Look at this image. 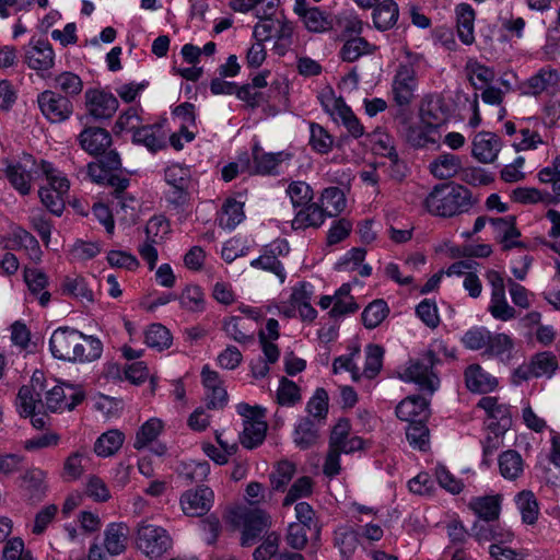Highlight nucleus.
<instances>
[{"mask_svg":"<svg viewBox=\"0 0 560 560\" xmlns=\"http://www.w3.org/2000/svg\"><path fill=\"white\" fill-rule=\"evenodd\" d=\"M49 348L56 359L69 362H92L103 353V343L98 338L69 327H59L52 332Z\"/></svg>","mask_w":560,"mask_h":560,"instance_id":"1","label":"nucleus"},{"mask_svg":"<svg viewBox=\"0 0 560 560\" xmlns=\"http://www.w3.org/2000/svg\"><path fill=\"white\" fill-rule=\"evenodd\" d=\"M477 201L467 187L443 183L432 188L424 199V207L432 215L452 218L468 212Z\"/></svg>","mask_w":560,"mask_h":560,"instance_id":"2","label":"nucleus"},{"mask_svg":"<svg viewBox=\"0 0 560 560\" xmlns=\"http://www.w3.org/2000/svg\"><path fill=\"white\" fill-rule=\"evenodd\" d=\"M236 409L238 415L244 418L241 443L249 450L257 447L266 438V409L259 406L253 407L245 402L238 404Z\"/></svg>","mask_w":560,"mask_h":560,"instance_id":"3","label":"nucleus"},{"mask_svg":"<svg viewBox=\"0 0 560 560\" xmlns=\"http://www.w3.org/2000/svg\"><path fill=\"white\" fill-rule=\"evenodd\" d=\"M233 522L243 526L241 545L253 546L271 526V517L260 509H238L233 512Z\"/></svg>","mask_w":560,"mask_h":560,"instance_id":"4","label":"nucleus"},{"mask_svg":"<svg viewBox=\"0 0 560 560\" xmlns=\"http://www.w3.org/2000/svg\"><path fill=\"white\" fill-rule=\"evenodd\" d=\"M137 546L150 558H159L172 546V539L167 532L148 521L139 523L137 528Z\"/></svg>","mask_w":560,"mask_h":560,"instance_id":"5","label":"nucleus"},{"mask_svg":"<svg viewBox=\"0 0 560 560\" xmlns=\"http://www.w3.org/2000/svg\"><path fill=\"white\" fill-rule=\"evenodd\" d=\"M440 362L433 351H427L416 361H412L410 365L401 374V380L406 382H413L420 386L421 389L433 393L439 384L440 380L433 372L435 363Z\"/></svg>","mask_w":560,"mask_h":560,"instance_id":"6","label":"nucleus"},{"mask_svg":"<svg viewBox=\"0 0 560 560\" xmlns=\"http://www.w3.org/2000/svg\"><path fill=\"white\" fill-rule=\"evenodd\" d=\"M418 58L408 56L407 62L399 63L392 83L394 101L399 106L409 105L415 98V91L418 86L417 70L415 61Z\"/></svg>","mask_w":560,"mask_h":560,"instance_id":"7","label":"nucleus"},{"mask_svg":"<svg viewBox=\"0 0 560 560\" xmlns=\"http://www.w3.org/2000/svg\"><path fill=\"white\" fill-rule=\"evenodd\" d=\"M294 13L303 26L311 33H326L334 28L335 19L330 12L311 4L307 0H295Z\"/></svg>","mask_w":560,"mask_h":560,"instance_id":"8","label":"nucleus"},{"mask_svg":"<svg viewBox=\"0 0 560 560\" xmlns=\"http://www.w3.org/2000/svg\"><path fill=\"white\" fill-rule=\"evenodd\" d=\"M37 103L42 114L51 122H62L73 113L72 101L56 91L46 90L39 93Z\"/></svg>","mask_w":560,"mask_h":560,"instance_id":"9","label":"nucleus"},{"mask_svg":"<svg viewBox=\"0 0 560 560\" xmlns=\"http://www.w3.org/2000/svg\"><path fill=\"white\" fill-rule=\"evenodd\" d=\"M84 399V393L70 384L60 383L46 392V407L51 412L73 410Z\"/></svg>","mask_w":560,"mask_h":560,"instance_id":"10","label":"nucleus"},{"mask_svg":"<svg viewBox=\"0 0 560 560\" xmlns=\"http://www.w3.org/2000/svg\"><path fill=\"white\" fill-rule=\"evenodd\" d=\"M322 104L332 119L340 121L352 137L363 136L364 127L341 97L330 96L323 100Z\"/></svg>","mask_w":560,"mask_h":560,"instance_id":"11","label":"nucleus"},{"mask_svg":"<svg viewBox=\"0 0 560 560\" xmlns=\"http://www.w3.org/2000/svg\"><path fill=\"white\" fill-rule=\"evenodd\" d=\"M84 97L89 115L96 120L109 119L118 109L117 98L104 90L90 89Z\"/></svg>","mask_w":560,"mask_h":560,"instance_id":"12","label":"nucleus"},{"mask_svg":"<svg viewBox=\"0 0 560 560\" xmlns=\"http://www.w3.org/2000/svg\"><path fill=\"white\" fill-rule=\"evenodd\" d=\"M214 493L208 487L187 490L180 498V505L186 515L202 516L213 504Z\"/></svg>","mask_w":560,"mask_h":560,"instance_id":"13","label":"nucleus"},{"mask_svg":"<svg viewBox=\"0 0 560 560\" xmlns=\"http://www.w3.org/2000/svg\"><path fill=\"white\" fill-rule=\"evenodd\" d=\"M24 59L31 69L44 72L54 67L55 52L48 40L38 39L30 43L25 50Z\"/></svg>","mask_w":560,"mask_h":560,"instance_id":"14","label":"nucleus"},{"mask_svg":"<svg viewBox=\"0 0 560 560\" xmlns=\"http://www.w3.org/2000/svg\"><path fill=\"white\" fill-rule=\"evenodd\" d=\"M82 150L91 155H98L106 152L112 144L110 133L101 127H85L78 136Z\"/></svg>","mask_w":560,"mask_h":560,"instance_id":"15","label":"nucleus"},{"mask_svg":"<svg viewBox=\"0 0 560 560\" xmlns=\"http://www.w3.org/2000/svg\"><path fill=\"white\" fill-rule=\"evenodd\" d=\"M501 150L500 138L492 132L482 131L472 140V156L480 163L488 164L495 161Z\"/></svg>","mask_w":560,"mask_h":560,"instance_id":"16","label":"nucleus"},{"mask_svg":"<svg viewBox=\"0 0 560 560\" xmlns=\"http://www.w3.org/2000/svg\"><path fill=\"white\" fill-rule=\"evenodd\" d=\"M350 422L348 419H339L334 425L330 438V448L342 451L346 454L359 451L363 446V441L360 436H350Z\"/></svg>","mask_w":560,"mask_h":560,"instance_id":"17","label":"nucleus"},{"mask_svg":"<svg viewBox=\"0 0 560 560\" xmlns=\"http://www.w3.org/2000/svg\"><path fill=\"white\" fill-rule=\"evenodd\" d=\"M479 408L483 409L488 417L495 422H490V429H498L500 432H505L511 425V411L508 405L499 404L497 397L486 396L482 397L478 405Z\"/></svg>","mask_w":560,"mask_h":560,"instance_id":"18","label":"nucleus"},{"mask_svg":"<svg viewBox=\"0 0 560 560\" xmlns=\"http://www.w3.org/2000/svg\"><path fill=\"white\" fill-rule=\"evenodd\" d=\"M396 415L409 423L425 421L430 415L429 401L420 396L407 397L397 405Z\"/></svg>","mask_w":560,"mask_h":560,"instance_id":"19","label":"nucleus"},{"mask_svg":"<svg viewBox=\"0 0 560 560\" xmlns=\"http://www.w3.org/2000/svg\"><path fill=\"white\" fill-rule=\"evenodd\" d=\"M290 159V154L285 152L266 153L256 143L253 147L254 165H250L249 174L270 175L275 174L279 164Z\"/></svg>","mask_w":560,"mask_h":560,"instance_id":"20","label":"nucleus"},{"mask_svg":"<svg viewBox=\"0 0 560 560\" xmlns=\"http://www.w3.org/2000/svg\"><path fill=\"white\" fill-rule=\"evenodd\" d=\"M323 425L311 417H301L293 431L294 444L301 450L311 448L319 440V430Z\"/></svg>","mask_w":560,"mask_h":560,"instance_id":"21","label":"nucleus"},{"mask_svg":"<svg viewBox=\"0 0 560 560\" xmlns=\"http://www.w3.org/2000/svg\"><path fill=\"white\" fill-rule=\"evenodd\" d=\"M462 168V159L453 153H442L429 165L430 173L438 179L453 178Z\"/></svg>","mask_w":560,"mask_h":560,"instance_id":"22","label":"nucleus"},{"mask_svg":"<svg viewBox=\"0 0 560 560\" xmlns=\"http://www.w3.org/2000/svg\"><path fill=\"white\" fill-rule=\"evenodd\" d=\"M466 386L476 393H488L498 386V380L480 365H469L465 371Z\"/></svg>","mask_w":560,"mask_h":560,"instance_id":"23","label":"nucleus"},{"mask_svg":"<svg viewBox=\"0 0 560 560\" xmlns=\"http://www.w3.org/2000/svg\"><path fill=\"white\" fill-rule=\"evenodd\" d=\"M129 527L124 523H110L104 532V546L112 556L125 551L128 542Z\"/></svg>","mask_w":560,"mask_h":560,"instance_id":"24","label":"nucleus"},{"mask_svg":"<svg viewBox=\"0 0 560 560\" xmlns=\"http://www.w3.org/2000/svg\"><path fill=\"white\" fill-rule=\"evenodd\" d=\"M457 34L465 45L475 42V11L468 3H460L456 7Z\"/></svg>","mask_w":560,"mask_h":560,"instance_id":"25","label":"nucleus"},{"mask_svg":"<svg viewBox=\"0 0 560 560\" xmlns=\"http://www.w3.org/2000/svg\"><path fill=\"white\" fill-rule=\"evenodd\" d=\"M468 506L480 518L478 522L495 521L500 515L501 500L499 495L472 498Z\"/></svg>","mask_w":560,"mask_h":560,"instance_id":"26","label":"nucleus"},{"mask_svg":"<svg viewBox=\"0 0 560 560\" xmlns=\"http://www.w3.org/2000/svg\"><path fill=\"white\" fill-rule=\"evenodd\" d=\"M46 474L38 468H32L25 471L21 477V487L28 495L30 500L40 501L46 492Z\"/></svg>","mask_w":560,"mask_h":560,"instance_id":"27","label":"nucleus"},{"mask_svg":"<svg viewBox=\"0 0 560 560\" xmlns=\"http://www.w3.org/2000/svg\"><path fill=\"white\" fill-rule=\"evenodd\" d=\"M132 141L144 145L149 151L156 152L165 148L162 130L156 125L141 126L132 135Z\"/></svg>","mask_w":560,"mask_h":560,"instance_id":"28","label":"nucleus"},{"mask_svg":"<svg viewBox=\"0 0 560 560\" xmlns=\"http://www.w3.org/2000/svg\"><path fill=\"white\" fill-rule=\"evenodd\" d=\"M559 83V74L557 71L542 68L536 74L530 77L526 84V93L530 95H539L555 88Z\"/></svg>","mask_w":560,"mask_h":560,"instance_id":"29","label":"nucleus"},{"mask_svg":"<svg viewBox=\"0 0 560 560\" xmlns=\"http://www.w3.org/2000/svg\"><path fill=\"white\" fill-rule=\"evenodd\" d=\"M498 462L501 476L508 480H516L524 472V460L515 450L503 452Z\"/></svg>","mask_w":560,"mask_h":560,"instance_id":"30","label":"nucleus"},{"mask_svg":"<svg viewBox=\"0 0 560 560\" xmlns=\"http://www.w3.org/2000/svg\"><path fill=\"white\" fill-rule=\"evenodd\" d=\"M327 214L320 206L308 202L296 213L292 226L294 229L318 228L324 223Z\"/></svg>","mask_w":560,"mask_h":560,"instance_id":"31","label":"nucleus"},{"mask_svg":"<svg viewBox=\"0 0 560 560\" xmlns=\"http://www.w3.org/2000/svg\"><path fill=\"white\" fill-rule=\"evenodd\" d=\"M24 280L34 295H38L42 306H46L50 301V293L45 291L48 284V278L45 272L35 268H26L24 270Z\"/></svg>","mask_w":560,"mask_h":560,"instance_id":"32","label":"nucleus"},{"mask_svg":"<svg viewBox=\"0 0 560 560\" xmlns=\"http://www.w3.org/2000/svg\"><path fill=\"white\" fill-rule=\"evenodd\" d=\"M334 541L340 555L349 559L359 546V532L348 525L340 526L335 530Z\"/></svg>","mask_w":560,"mask_h":560,"instance_id":"33","label":"nucleus"},{"mask_svg":"<svg viewBox=\"0 0 560 560\" xmlns=\"http://www.w3.org/2000/svg\"><path fill=\"white\" fill-rule=\"evenodd\" d=\"M399 15L398 5L393 0H384L373 11V22L377 30H390Z\"/></svg>","mask_w":560,"mask_h":560,"instance_id":"34","label":"nucleus"},{"mask_svg":"<svg viewBox=\"0 0 560 560\" xmlns=\"http://www.w3.org/2000/svg\"><path fill=\"white\" fill-rule=\"evenodd\" d=\"M376 50V46L369 43L365 38L353 36L346 40L340 49V58L347 62H353L361 56L371 55Z\"/></svg>","mask_w":560,"mask_h":560,"instance_id":"35","label":"nucleus"},{"mask_svg":"<svg viewBox=\"0 0 560 560\" xmlns=\"http://www.w3.org/2000/svg\"><path fill=\"white\" fill-rule=\"evenodd\" d=\"M491 522L492 521L475 522L471 530L478 541L494 540L501 544L512 539V534L509 530H504Z\"/></svg>","mask_w":560,"mask_h":560,"instance_id":"36","label":"nucleus"},{"mask_svg":"<svg viewBox=\"0 0 560 560\" xmlns=\"http://www.w3.org/2000/svg\"><path fill=\"white\" fill-rule=\"evenodd\" d=\"M165 180L174 187L176 199H183L190 183V171L179 164H173L165 170Z\"/></svg>","mask_w":560,"mask_h":560,"instance_id":"37","label":"nucleus"},{"mask_svg":"<svg viewBox=\"0 0 560 560\" xmlns=\"http://www.w3.org/2000/svg\"><path fill=\"white\" fill-rule=\"evenodd\" d=\"M124 440L125 435L119 430H108L96 440L94 452L97 456H112L121 447Z\"/></svg>","mask_w":560,"mask_h":560,"instance_id":"38","label":"nucleus"},{"mask_svg":"<svg viewBox=\"0 0 560 560\" xmlns=\"http://www.w3.org/2000/svg\"><path fill=\"white\" fill-rule=\"evenodd\" d=\"M245 218L243 203L235 199H228L222 206L218 218L219 225L223 229L233 230Z\"/></svg>","mask_w":560,"mask_h":560,"instance_id":"39","label":"nucleus"},{"mask_svg":"<svg viewBox=\"0 0 560 560\" xmlns=\"http://www.w3.org/2000/svg\"><path fill=\"white\" fill-rule=\"evenodd\" d=\"M466 73L475 90L483 89L494 80V70L476 60H469L466 65Z\"/></svg>","mask_w":560,"mask_h":560,"instance_id":"40","label":"nucleus"},{"mask_svg":"<svg viewBox=\"0 0 560 560\" xmlns=\"http://www.w3.org/2000/svg\"><path fill=\"white\" fill-rule=\"evenodd\" d=\"M320 203L323 211L331 218L338 215L345 209L346 198L340 188L328 187L322 192Z\"/></svg>","mask_w":560,"mask_h":560,"instance_id":"41","label":"nucleus"},{"mask_svg":"<svg viewBox=\"0 0 560 560\" xmlns=\"http://www.w3.org/2000/svg\"><path fill=\"white\" fill-rule=\"evenodd\" d=\"M163 428L164 423L159 418L149 419L137 431L133 447L136 450H142L147 447L150 443L155 441V439L163 431Z\"/></svg>","mask_w":560,"mask_h":560,"instance_id":"42","label":"nucleus"},{"mask_svg":"<svg viewBox=\"0 0 560 560\" xmlns=\"http://www.w3.org/2000/svg\"><path fill=\"white\" fill-rule=\"evenodd\" d=\"M54 88L71 100L82 92L83 82L75 73L65 71L54 78Z\"/></svg>","mask_w":560,"mask_h":560,"instance_id":"43","label":"nucleus"},{"mask_svg":"<svg viewBox=\"0 0 560 560\" xmlns=\"http://www.w3.org/2000/svg\"><path fill=\"white\" fill-rule=\"evenodd\" d=\"M307 417L325 424L328 415V394L324 388H317L306 404Z\"/></svg>","mask_w":560,"mask_h":560,"instance_id":"44","label":"nucleus"},{"mask_svg":"<svg viewBox=\"0 0 560 560\" xmlns=\"http://www.w3.org/2000/svg\"><path fill=\"white\" fill-rule=\"evenodd\" d=\"M144 342L148 347L162 351L172 345L170 330L161 324H152L145 330Z\"/></svg>","mask_w":560,"mask_h":560,"instance_id":"45","label":"nucleus"},{"mask_svg":"<svg viewBox=\"0 0 560 560\" xmlns=\"http://www.w3.org/2000/svg\"><path fill=\"white\" fill-rule=\"evenodd\" d=\"M389 308L384 300L371 302L362 312L363 325L373 329L377 327L388 315Z\"/></svg>","mask_w":560,"mask_h":560,"instance_id":"46","label":"nucleus"},{"mask_svg":"<svg viewBox=\"0 0 560 560\" xmlns=\"http://www.w3.org/2000/svg\"><path fill=\"white\" fill-rule=\"evenodd\" d=\"M62 293L75 299L93 301V292L88 288L85 280L80 277H65L61 283Z\"/></svg>","mask_w":560,"mask_h":560,"instance_id":"47","label":"nucleus"},{"mask_svg":"<svg viewBox=\"0 0 560 560\" xmlns=\"http://www.w3.org/2000/svg\"><path fill=\"white\" fill-rule=\"evenodd\" d=\"M488 312L494 319L501 322H509L517 316L514 306L509 304L506 294L491 295Z\"/></svg>","mask_w":560,"mask_h":560,"instance_id":"48","label":"nucleus"},{"mask_svg":"<svg viewBox=\"0 0 560 560\" xmlns=\"http://www.w3.org/2000/svg\"><path fill=\"white\" fill-rule=\"evenodd\" d=\"M384 348L370 343L365 347V364L362 374L368 378H374L383 365Z\"/></svg>","mask_w":560,"mask_h":560,"instance_id":"49","label":"nucleus"},{"mask_svg":"<svg viewBox=\"0 0 560 560\" xmlns=\"http://www.w3.org/2000/svg\"><path fill=\"white\" fill-rule=\"evenodd\" d=\"M420 119L427 128L435 131L445 121V114L439 102L429 101L420 107Z\"/></svg>","mask_w":560,"mask_h":560,"instance_id":"50","label":"nucleus"},{"mask_svg":"<svg viewBox=\"0 0 560 560\" xmlns=\"http://www.w3.org/2000/svg\"><path fill=\"white\" fill-rule=\"evenodd\" d=\"M516 504L522 514L523 522L534 524L538 517L537 500L532 491H522L516 497Z\"/></svg>","mask_w":560,"mask_h":560,"instance_id":"51","label":"nucleus"},{"mask_svg":"<svg viewBox=\"0 0 560 560\" xmlns=\"http://www.w3.org/2000/svg\"><path fill=\"white\" fill-rule=\"evenodd\" d=\"M530 364L535 377L551 376L558 368L556 355L548 351L534 355Z\"/></svg>","mask_w":560,"mask_h":560,"instance_id":"52","label":"nucleus"},{"mask_svg":"<svg viewBox=\"0 0 560 560\" xmlns=\"http://www.w3.org/2000/svg\"><path fill=\"white\" fill-rule=\"evenodd\" d=\"M434 131L427 128L425 125H409L405 130V138L407 142L415 148H423L428 143H436V140L432 137Z\"/></svg>","mask_w":560,"mask_h":560,"instance_id":"53","label":"nucleus"},{"mask_svg":"<svg viewBox=\"0 0 560 560\" xmlns=\"http://www.w3.org/2000/svg\"><path fill=\"white\" fill-rule=\"evenodd\" d=\"M39 166L48 182V186L46 187L57 190L62 195H67L70 187L68 178L47 161L42 160Z\"/></svg>","mask_w":560,"mask_h":560,"instance_id":"54","label":"nucleus"},{"mask_svg":"<svg viewBox=\"0 0 560 560\" xmlns=\"http://www.w3.org/2000/svg\"><path fill=\"white\" fill-rule=\"evenodd\" d=\"M425 421H416L409 423L406 430V436L409 444L413 448L420 451H427L429 448V429L427 428Z\"/></svg>","mask_w":560,"mask_h":560,"instance_id":"55","label":"nucleus"},{"mask_svg":"<svg viewBox=\"0 0 560 560\" xmlns=\"http://www.w3.org/2000/svg\"><path fill=\"white\" fill-rule=\"evenodd\" d=\"M250 266L256 269L272 272L279 278L280 282H284L285 280V272L282 264L278 258L270 254L267 248L264 249L262 255L250 261Z\"/></svg>","mask_w":560,"mask_h":560,"instance_id":"56","label":"nucleus"},{"mask_svg":"<svg viewBox=\"0 0 560 560\" xmlns=\"http://www.w3.org/2000/svg\"><path fill=\"white\" fill-rule=\"evenodd\" d=\"M40 393H35L31 387L22 386L16 397V407L21 416H33L35 408L40 402Z\"/></svg>","mask_w":560,"mask_h":560,"instance_id":"57","label":"nucleus"},{"mask_svg":"<svg viewBox=\"0 0 560 560\" xmlns=\"http://www.w3.org/2000/svg\"><path fill=\"white\" fill-rule=\"evenodd\" d=\"M84 459L85 455L82 452L71 453L63 463L61 478L68 482L81 478L84 472Z\"/></svg>","mask_w":560,"mask_h":560,"instance_id":"58","label":"nucleus"},{"mask_svg":"<svg viewBox=\"0 0 560 560\" xmlns=\"http://www.w3.org/2000/svg\"><path fill=\"white\" fill-rule=\"evenodd\" d=\"M513 197L522 203H535L538 201L546 203H556L558 199L550 192L540 191L536 188L520 187L513 191Z\"/></svg>","mask_w":560,"mask_h":560,"instance_id":"59","label":"nucleus"},{"mask_svg":"<svg viewBox=\"0 0 560 560\" xmlns=\"http://www.w3.org/2000/svg\"><path fill=\"white\" fill-rule=\"evenodd\" d=\"M5 173L10 183L16 190L22 195H27L30 192L31 175L21 164L9 165Z\"/></svg>","mask_w":560,"mask_h":560,"instance_id":"60","label":"nucleus"},{"mask_svg":"<svg viewBox=\"0 0 560 560\" xmlns=\"http://www.w3.org/2000/svg\"><path fill=\"white\" fill-rule=\"evenodd\" d=\"M310 129L312 148L318 153H328L332 148V137L318 124L312 122Z\"/></svg>","mask_w":560,"mask_h":560,"instance_id":"61","label":"nucleus"},{"mask_svg":"<svg viewBox=\"0 0 560 560\" xmlns=\"http://www.w3.org/2000/svg\"><path fill=\"white\" fill-rule=\"evenodd\" d=\"M179 303L185 310L200 312L203 310L205 295L199 287L190 285L183 291Z\"/></svg>","mask_w":560,"mask_h":560,"instance_id":"62","label":"nucleus"},{"mask_svg":"<svg viewBox=\"0 0 560 560\" xmlns=\"http://www.w3.org/2000/svg\"><path fill=\"white\" fill-rule=\"evenodd\" d=\"M301 400L299 386L288 380L282 378L277 390V401L282 406H293Z\"/></svg>","mask_w":560,"mask_h":560,"instance_id":"63","label":"nucleus"},{"mask_svg":"<svg viewBox=\"0 0 560 560\" xmlns=\"http://www.w3.org/2000/svg\"><path fill=\"white\" fill-rule=\"evenodd\" d=\"M291 202L294 207H304L313 199V191L305 182H293L287 189Z\"/></svg>","mask_w":560,"mask_h":560,"instance_id":"64","label":"nucleus"}]
</instances>
